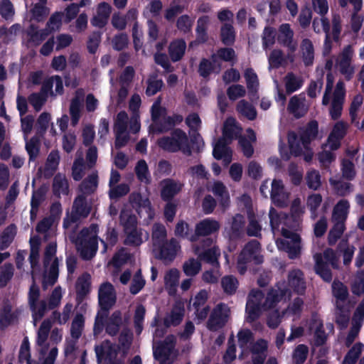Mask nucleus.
I'll return each mask as SVG.
<instances>
[{
  "instance_id": "obj_1",
  "label": "nucleus",
  "mask_w": 364,
  "mask_h": 364,
  "mask_svg": "<svg viewBox=\"0 0 364 364\" xmlns=\"http://www.w3.org/2000/svg\"><path fill=\"white\" fill-rule=\"evenodd\" d=\"M269 218L273 234L281 233L283 236L276 240L278 248L287 252L290 258H296L301 252V239L295 232L299 227V220L292 219L274 208H270Z\"/></svg>"
},
{
  "instance_id": "obj_2",
  "label": "nucleus",
  "mask_w": 364,
  "mask_h": 364,
  "mask_svg": "<svg viewBox=\"0 0 364 364\" xmlns=\"http://www.w3.org/2000/svg\"><path fill=\"white\" fill-rule=\"evenodd\" d=\"M289 296V294L280 287L269 291L265 299L260 290L251 291L246 304L247 321H255L263 311L275 308L281 302H285Z\"/></svg>"
},
{
  "instance_id": "obj_3",
  "label": "nucleus",
  "mask_w": 364,
  "mask_h": 364,
  "mask_svg": "<svg viewBox=\"0 0 364 364\" xmlns=\"http://www.w3.org/2000/svg\"><path fill=\"white\" fill-rule=\"evenodd\" d=\"M333 85V76L331 73H329L326 76V85L322 99V105L326 106L330 103L329 114L331 119L335 120L338 119L342 114L346 89L343 81L338 80L333 94H331Z\"/></svg>"
},
{
  "instance_id": "obj_4",
  "label": "nucleus",
  "mask_w": 364,
  "mask_h": 364,
  "mask_svg": "<svg viewBox=\"0 0 364 364\" xmlns=\"http://www.w3.org/2000/svg\"><path fill=\"white\" fill-rule=\"evenodd\" d=\"M97 233V225L92 224L83 228L75 239L76 249L83 259L90 260L96 255L98 249Z\"/></svg>"
},
{
  "instance_id": "obj_5",
  "label": "nucleus",
  "mask_w": 364,
  "mask_h": 364,
  "mask_svg": "<svg viewBox=\"0 0 364 364\" xmlns=\"http://www.w3.org/2000/svg\"><path fill=\"white\" fill-rule=\"evenodd\" d=\"M318 135V123L312 121L301 131L300 138L298 139L294 132L288 134V142L291 154L294 156L301 154L303 149H307L308 144L314 140Z\"/></svg>"
},
{
  "instance_id": "obj_6",
  "label": "nucleus",
  "mask_w": 364,
  "mask_h": 364,
  "mask_svg": "<svg viewBox=\"0 0 364 364\" xmlns=\"http://www.w3.org/2000/svg\"><path fill=\"white\" fill-rule=\"evenodd\" d=\"M315 260V271L324 281L330 282L332 274L328 264L333 268L338 267L339 256L331 248H326L323 254L316 253L314 255Z\"/></svg>"
},
{
  "instance_id": "obj_7",
  "label": "nucleus",
  "mask_w": 364,
  "mask_h": 364,
  "mask_svg": "<svg viewBox=\"0 0 364 364\" xmlns=\"http://www.w3.org/2000/svg\"><path fill=\"white\" fill-rule=\"evenodd\" d=\"M56 243L50 242L46 248L44 253V268L45 273L43 279V287L46 289L53 285L58 277V260L55 257Z\"/></svg>"
},
{
  "instance_id": "obj_8",
  "label": "nucleus",
  "mask_w": 364,
  "mask_h": 364,
  "mask_svg": "<svg viewBox=\"0 0 364 364\" xmlns=\"http://www.w3.org/2000/svg\"><path fill=\"white\" fill-rule=\"evenodd\" d=\"M158 144L161 148L168 151H181L186 155H190L191 152L188 136L180 129L175 130L171 136L159 139Z\"/></svg>"
},
{
  "instance_id": "obj_9",
  "label": "nucleus",
  "mask_w": 364,
  "mask_h": 364,
  "mask_svg": "<svg viewBox=\"0 0 364 364\" xmlns=\"http://www.w3.org/2000/svg\"><path fill=\"white\" fill-rule=\"evenodd\" d=\"M251 261H253L256 264H259L263 262L259 243L255 240L247 243L239 255L237 269L240 274H243L245 272V264Z\"/></svg>"
},
{
  "instance_id": "obj_10",
  "label": "nucleus",
  "mask_w": 364,
  "mask_h": 364,
  "mask_svg": "<svg viewBox=\"0 0 364 364\" xmlns=\"http://www.w3.org/2000/svg\"><path fill=\"white\" fill-rule=\"evenodd\" d=\"M354 51L350 46H346L336 58V67L346 80H350L355 73L353 63Z\"/></svg>"
},
{
  "instance_id": "obj_11",
  "label": "nucleus",
  "mask_w": 364,
  "mask_h": 364,
  "mask_svg": "<svg viewBox=\"0 0 364 364\" xmlns=\"http://www.w3.org/2000/svg\"><path fill=\"white\" fill-rule=\"evenodd\" d=\"M91 210V202L82 195H79L75 200L72 211L64 219L63 225L68 228L72 223H75L88 216Z\"/></svg>"
},
{
  "instance_id": "obj_12",
  "label": "nucleus",
  "mask_w": 364,
  "mask_h": 364,
  "mask_svg": "<svg viewBox=\"0 0 364 364\" xmlns=\"http://www.w3.org/2000/svg\"><path fill=\"white\" fill-rule=\"evenodd\" d=\"M130 200L144 223L149 225L154 217V211L149 199L139 193H132L130 196Z\"/></svg>"
},
{
  "instance_id": "obj_13",
  "label": "nucleus",
  "mask_w": 364,
  "mask_h": 364,
  "mask_svg": "<svg viewBox=\"0 0 364 364\" xmlns=\"http://www.w3.org/2000/svg\"><path fill=\"white\" fill-rule=\"evenodd\" d=\"M230 312V309L226 304H218L211 313L208 321V328L211 331L221 328L227 322Z\"/></svg>"
},
{
  "instance_id": "obj_14",
  "label": "nucleus",
  "mask_w": 364,
  "mask_h": 364,
  "mask_svg": "<svg viewBox=\"0 0 364 364\" xmlns=\"http://www.w3.org/2000/svg\"><path fill=\"white\" fill-rule=\"evenodd\" d=\"M95 352L100 362L105 361L110 364H122L117 359L118 347L112 345L109 341H105L95 347Z\"/></svg>"
},
{
  "instance_id": "obj_15",
  "label": "nucleus",
  "mask_w": 364,
  "mask_h": 364,
  "mask_svg": "<svg viewBox=\"0 0 364 364\" xmlns=\"http://www.w3.org/2000/svg\"><path fill=\"white\" fill-rule=\"evenodd\" d=\"M174 337L172 336H168L164 342L158 346L154 344V356L156 359L160 362L166 364V362H169L174 356L173 352L174 348Z\"/></svg>"
},
{
  "instance_id": "obj_16",
  "label": "nucleus",
  "mask_w": 364,
  "mask_h": 364,
  "mask_svg": "<svg viewBox=\"0 0 364 364\" xmlns=\"http://www.w3.org/2000/svg\"><path fill=\"white\" fill-rule=\"evenodd\" d=\"M271 198L277 206L284 208L288 205L289 193L285 189L283 182L279 179H274L272 182Z\"/></svg>"
},
{
  "instance_id": "obj_17",
  "label": "nucleus",
  "mask_w": 364,
  "mask_h": 364,
  "mask_svg": "<svg viewBox=\"0 0 364 364\" xmlns=\"http://www.w3.org/2000/svg\"><path fill=\"white\" fill-rule=\"evenodd\" d=\"M348 127V124L343 121L336 122L326 143V148H330L331 150L338 149L341 146V140L347 132Z\"/></svg>"
},
{
  "instance_id": "obj_18",
  "label": "nucleus",
  "mask_w": 364,
  "mask_h": 364,
  "mask_svg": "<svg viewBox=\"0 0 364 364\" xmlns=\"http://www.w3.org/2000/svg\"><path fill=\"white\" fill-rule=\"evenodd\" d=\"M99 303L104 309H109L116 302V292L113 285L104 282L100 286L98 291Z\"/></svg>"
},
{
  "instance_id": "obj_19",
  "label": "nucleus",
  "mask_w": 364,
  "mask_h": 364,
  "mask_svg": "<svg viewBox=\"0 0 364 364\" xmlns=\"http://www.w3.org/2000/svg\"><path fill=\"white\" fill-rule=\"evenodd\" d=\"M220 228V224L213 218H205L196 225V235L191 237L190 240H196L197 236H208L217 232Z\"/></svg>"
},
{
  "instance_id": "obj_20",
  "label": "nucleus",
  "mask_w": 364,
  "mask_h": 364,
  "mask_svg": "<svg viewBox=\"0 0 364 364\" xmlns=\"http://www.w3.org/2000/svg\"><path fill=\"white\" fill-rule=\"evenodd\" d=\"M158 248L160 258L166 262H172L181 251V245L175 238L166 240Z\"/></svg>"
},
{
  "instance_id": "obj_21",
  "label": "nucleus",
  "mask_w": 364,
  "mask_h": 364,
  "mask_svg": "<svg viewBox=\"0 0 364 364\" xmlns=\"http://www.w3.org/2000/svg\"><path fill=\"white\" fill-rule=\"evenodd\" d=\"M308 108L306 98L301 95L291 97L287 106L288 112L296 118L303 117L307 112Z\"/></svg>"
},
{
  "instance_id": "obj_22",
  "label": "nucleus",
  "mask_w": 364,
  "mask_h": 364,
  "mask_svg": "<svg viewBox=\"0 0 364 364\" xmlns=\"http://www.w3.org/2000/svg\"><path fill=\"white\" fill-rule=\"evenodd\" d=\"M112 12L110 4L106 2L100 3L96 9V14L92 17L91 23L94 26L102 28L106 25Z\"/></svg>"
},
{
  "instance_id": "obj_23",
  "label": "nucleus",
  "mask_w": 364,
  "mask_h": 364,
  "mask_svg": "<svg viewBox=\"0 0 364 364\" xmlns=\"http://www.w3.org/2000/svg\"><path fill=\"white\" fill-rule=\"evenodd\" d=\"M242 131V128L233 117L228 118L223 124V136L227 142H231L234 139L238 137Z\"/></svg>"
},
{
  "instance_id": "obj_24",
  "label": "nucleus",
  "mask_w": 364,
  "mask_h": 364,
  "mask_svg": "<svg viewBox=\"0 0 364 364\" xmlns=\"http://www.w3.org/2000/svg\"><path fill=\"white\" fill-rule=\"evenodd\" d=\"M230 142L225 141L223 138L218 139L213 148V156L216 159H223L225 165L232 161V150L227 146Z\"/></svg>"
},
{
  "instance_id": "obj_25",
  "label": "nucleus",
  "mask_w": 364,
  "mask_h": 364,
  "mask_svg": "<svg viewBox=\"0 0 364 364\" xmlns=\"http://www.w3.org/2000/svg\"><path fill=\"white\" fill-rule=\"evenodd\" d=\"M288 286L298 294H303L306 289L304 274L299 269H294L289 273Z\"/></svg>"
},
{
  "instance_id": "obj_26",
  "label": "nucleus",
  "mask_w": 364,
  "mask_h": 364,
  "mask_svg": "<svg viewBox=\"0 0 364 364\" xmlns=\"http://www.w3.org/2000/svg\"><path fill=\"white\" fill-rule=\"evenodd\" d=\"M208 189L218 197L220 206L223 208V211H225L230 203L229 193L226 187L223 183L215 181Z\"/></svg>"
},
{
  "instance_id": "obj_27",
  "label": "nucleus",
  "mask_w": 364,
  "mask_h": 364,
  "mask_svg": "<svg viewBox=\"0 0 364 364\" xmlns=\"http://www.w3.org/2000/svg\"><path fill=\"white\" fill-rule=\"evenodd\" d=\"M161 198L165 200H170L176 195L182 188V183L172 179H166L161 182Z\"/></svg>"
},
{
  "instance_id": "obj_28",
  "label": "nucleus",
  "mask_w": 364,
  "mask_h": 364,
  "mask_svg": "<svg viewBox=\"0 0 364 364\" xmlns=\"http://www.w3.org/2000/svg\"><path fill=\"white\" fill-rule=\"evenodd\" d=\"M294 32L288 23L282 24L279 28L278 41L287 46L291 51L296 48V43L293 41Z\"/></svg>"
},
{
  "instance_id": "obj_29",
  "label": "nucleus",
  "mask_w": 364,
  "mask_h": 364,
  "mask_svg": "<svg viewBox=\"0 0 364 364\" xmlns=\"http://www.w3.org/2000/svg\"><path fill=\"white\" fill-rule=\"evenodd\" d=\"M350 208V204L346 200H341L335 205L332 213V222H340L345 223Z\"/></svg>"
},
{
  "instance_id": "obj_30",
  "label": "nucleus",
  "mask_w": 364,
  "mask_h": 364,
  "mask_svg": "<svg viewBox=\"0 0 364 364\" xmlns=\"http://www.w3.org/2000/svg\"><path fill=\"white\" fill-rule=\"evenodd\" d=\"M247 139L245 136L239 137V144L241 147L243 154L250 158L254 153L252 144L256 141V135L254 131L251 129L247 130Z\"/></svg>"
},
{
  "instance_id": "obj_31",
  "label": "nucleus",
  "mask_w": 364,
  "mask_h": 364,
  "mask_svg": "<svg viewBox=\"0 0 364 364\" xmlns=\"http://www.w3.org/2000/svg\"><path fill=\"white\" fill-rule=\"evenodd\" d=\"M184 315V306L182 304H176L164 318L166 326H177L183 319Z\"/></svg>"
},
{
  "instance_id": "obj_32",
  "label": "nucleus",
  "mask_w": 364,
  "mask_h": 364,
  "mask_svg": "<svg viewBox=\"0 0 364 364\" xmlns=\"http://www.w3.org/2000/svg\"><path fill=\"white\" fill-rule=\"evenodd\" d=\"M193 252L201 259H204L207 262L215 265L216 267L218 266V259L220 255V252L218 247H213L202 252L199 247L195 246L193 247Z\"/></svg>"
},
{
  "instance_id": "obj_33",
  "label": "nucleus",
  "mask_w": 364,
  "mask_h": 364,
  "mask_svg": "<svg viewBox=\"0 0 364 364\" xmlns=\"http://www.w3.org/2000/svg\"><path fill=\"white\" fill-rule=\"evenodd\" d=\"M21 314L18 309H13L11 306H6L1 311L0 316V326L1 328H6L10 324L14 323Z\"/></svg>"
},
{
  "instance_id": "obj_34",
  "label": "nucleus",
  "mask_w": 364,
  "mask_h": 364,
  "mask_svg": "<svg viewBox=\"0 0 364 364\" xmlns=\"http://www.w3.org/2000/svg\"><path fill=\"white\" fill-rule=\"evenodd\" d=\"M323 324L318 317L311 318L309 323V330L314 333V342L317 346L323 345L326 340V335L323 331Z\"/></svg>"
},
{
  "instance_id": "obj_35",
  "label": "nucleus",
  "mask_w": 364,
  "mask_h": 364,
  "mask_svg": "<svg viewBox=\"0 0 364 364\" xmlns=\"http://www.w3.org/2000/svg\"><path fill=\"white\" fill-rule=\"evenodd\" d=\"M180 278V272L176 269L168 270L164 275L165 288L168 294L173 295L176 291Z\"/></svg>"
},
{
  "instance_id": "obj_36",
  "label": "nucleus",
  "mask_w": 364,
  "mask_h": 364,
  "mask_svg": "<svg viewBox=\"0 0 364 364\" xmlns=\"http://www.w3.org/2000/svg\"><path fill=\"white\" fill-rule=\"evenodd\" d=\"M52 326V323L49 319L44 320L38 331L37 343L41 348V353L45 354L48 350L46 342L47 341L48 333Z\"/></svg>"
},
{
  "instance_id": "obj_37",
  "label": "nucleus",
  "mask_w": 364,
  "mask_h": 364,
  "mask_svg": "<svg viewBox=\"0 0 364 364\" xmlns=\"http://www.w3.org/2000/svg\"><path fill=\"white\" fill-rule=\"evenodd\" d=\"M125 232L127 234L125 243L127 245L139 246L144 240H146L149 238L148 232H145L144 234H143L141 230L136 228L127 230Z\"/></svg>"
},
{
  "instance_id": "obj_38",
  "label": "nucleus",
  "mask_w": 364,
  "mask_h": 364,
  "mask_svg": "<svg viewBox=\"0 0 364 364\" xmlns=\"http://www.w3.org/2000/svg\"><path fill=\"white\" fill-rule=\"evenodd\" d=\"M302 59L305 65H311L314 59V48L311 41L305 38L300 46Z\"/></svg>"
},
{
  "instance_id": "obj_39",
  "label": "nucleus",
  "mask_w": 364,
  "mask_h": 364,
  "mask_svg": "<svg viewBox=\"0 0 364 364\" xmlns=\"http://www.w3.org/2000/svg\"><path fill=\"white\" fill-rule=\"evenodd\" d=\"M55 87V93L61 94L63 90V81L60 76L54 75L46 80L42 86L43 92L53 94L52 88Z\"/></svg>"
},
{
  "instance_id": "obj_40",
  "label": "nucleus",
  "mask_w": 364,
  "mask_h": 364,
  "mask_svg": "<svg viewBox=\"0 0 364 364\" xmlns=\"http://www.w3.org/2000/svg\"><path fill=\"white\" fill-rule=\"evenodd\" d=\"M238 343L239 346L242 350V353L240 355V358H245L249 351V344L251 343L253 340L252 333L247 329L240 331L238 334Z\"/></svg>"
},
{
  "instance_id": "obj_41",
  "label": "nucleus",
  "mask_w": 364,
  "mask_h": 364,
  "mask_svg": "<svg viewBox=\"0 0 364 364\" xmlns=\"http://www.w3.org/2000/svg\"><path fill=\"white\" fill-rule=\"evenodd\" d=\"M221 65L216 60V56H212V62L203 59L199 66V73L203 77H207L212 72L218 73L220 70Z\"/></svg>"
},
{
  "instance_id": "obj_42",
  "label": "nucleus",
  "mask_w": 364,
  "mask_h": 364,
  "mask_svg": "<svg viewBox=\"0 0 364 364\" xmlns=\"http://www.w3.org/2000/svg\"><path fill=\"white\" fill-rule=\"evenodd\" d=\"M236 110L239 114L250 120H254L257 117L255 107L245 100H241L236 105Z\"/></svg>"
},
{
  "instance_id": "obj_43",
  "label": "nucleus",
  "mask_w": 364,
  "mask_h": 364,
  "mask_svg": "<svg viewBox=\"0 0 364 364\" xmlns=\"http://www.w3.org/2000/svg\"><path fill=\"white\" fill-rule=\"evenodd\" d=\"M244 77L250 95H255L259 90V85L257 74L252 69L250 68L245 71Z\"/></svg>"
},
{
  "instance_id": "obj_44",
  "label": "nucleus",
  "mask_w": 364,
  "mask_h": 364,
  "mask_svg": "<svg viewBox=\"0 0 364 364\" xmlns=\"http://www.w3.org/2000/svg\"><path fill=\"white\" fill-rule=\"evenodd\" d=\"M91 276L87 273L82 274L76 282V291L81 298L86 296L90 291Z\"/></svg>"
},
{
  "instance_id": "obj_45",
  "label": "nucleus",
  "mask_w": 364,
  "mask_h": 364,
  "mask_svg": "<svg viewBox=\"0 0 364 364\" xmlns=\"http://www.w3.org/2000/svg\"><path fill=\"white\" fill-rule=\"evenodd\" d=\"M332 291L336 299V305L340 308L341 303L345 302L348 296V289L343 283L334 281L332 284Z\"/></svg>"
},
{
  "instance_id": "obj_46",
  "label": "nucleus",
  "mask_w": 364,
  "mask_h": 364,
  "mask_svg": "<svg viewBox=\"0 0 364 364\" xmlns=\"http://www.w3.org/2000/svg\"><path fill=\"white\" fill-rule=\"evenodd\" d=\"M152 241L155 247L161 246L164 243L167 236L166 229L164 225L155 223L152 228Z\"/></svg>"
},
{
  "instance_id": "obj_47",
  "label": "nucleus",
  "mask_w": 364,
  "mask_h": 364,
  "mask_svg": "<svg viewBox=\"0 0 364 364\" xmlns=\"http://www.w3.org/2000/svg\"><path fill=\"white\" fill-rule=\"evenodd\" d=\"M98 182V176L97 173L90 175L80 185V194L85 196L93 193L97 187Z\"/></svg>"
},
{
  "instance_id": "obj_48",
  "label": "nucleus",
  "mask_w": 364,
  "mask_h": 364,
  "mask_svg": "<svg viewBox=\"0 0 364 364\" xmlns=\"http://www.w3.org/2000/svg\"><path fill=\"white\" fill-rule=\"evenodd\" d=\"M186 45L184 41L177 40L172 42L169 46V55L173 61L179 60L184 55Z\"/></svg>"
},
{
  "instance_id": "obj_49",
  "label": "nucleus",
  "mask_w": 364,
  "mask_h": 364,
  "mask_svg": "<svg viewBox=\"0 0 364 364\" xmlns=\"http://www.w3.org/2000/svg\"><path fill=\"white\" fill-rule=\"evenodd\" d=\"M284 84L287 92L290 94L301 87L303 80L300 77L289 73L284 77Z\"/></svg>"
},
{
  "instance_id": "obj_50",
  "label": "nucleus",
  "mask_w": 364,
  "mask_h": 364,
  "mask_svg": "<svg viewBox=\"0 0 364 364\" xmlns=\"http://www.w3.org/2000/svg\"><path fill=\"white\" fill-rule=\"evenodd\" d=\"M135 173L138 180L144 183L148 184L151 181V176L146 162L140 160L135 166Z\"/></svg>"
},
{
  "instance_id": "obj_51",
  "label": "nucleus",
  "mask_w": 364,
  "mask_h": 364,
  "mask_svg": "<svg viewBox=\"0 0 364 364\" xmlns=\"http://www.w3.org/2000/svg\"><path fill=\"white\" fill-rule=\"evenodd\" d=\"M49 32L47 29L38 30L34 26L31 25L28 30L29 41L35 46L40 45L48 36Z\"/></svg>"
},
{
  "instance_id": "obj_52",
  "label": "nucleus",
  "mask_w": 364,
  "mask_h": 364,
  "mask_svg": "<svg viewBox=\"0 0 364 364\" xmlns=\"http://www.w3.org/2000/svg\"><path fill=\"white\" fill-rule=\"evenodd\" d=\"M210 23V18L208 16H203L198 18L197 21L196 33L197 38L200 42H205L208 38L207 29Z\"/></svg>"
},
{
  "instance_id": "obj_53",
  "label": "nucleus",
  "mask_w": 364,
  "mask_h": 364,
  "mask_svg": "<svg viewBox=\"0 0 364 364\" xmlns=\"http://www.w3.org/2000/svg\"><path fill=\"white\" fill-rule=\"evenodd\" d=\"M30 245H31V253H30L29 259H30L31 268L33 269L34 267L38 262L41 239L37 236L31 237Z\"/></svg>"
},
{
  "instance_id": "obj_54",
  "label": "nucleus",
  "mask_w": 364,
  "mask_h": 364,
  "mask_svg": "<svg viewBox=\"0 0 364 364\" xmlns=\"http://www.w3.org/2000/svg\"><path fill=\"white\" fill-rule=\"evenodd\" d=\"M201 269L200 260L195 258H189L183 264V270L186 275L189 277L196 276Z\"/></svg>"
},
{
  "instance_id": "obj_55",
  "label": "nucleus",
  "mask_w": 364,
  "mask_h": 364,
  "mask_svg": "<svg viewBox=\"0 0 364 364\" xmlns=\"http://www.w3.org/2000/svg\"><path fill=\"white\" fill-rule=\"evenodd\" d=\"M53 187L55 194L58 196L65 195L68 193V181L65 176L62 174H58L55 176Z\"/></svg>"
},
{
  "instance_id": "obj_56",
  "label": "nucleus",
  "mask_w": 364,
  "mask_h": 364,
  "mask_svg": "<svg viewBox=\"0 0 364 364\" xmlns=\"http://www.w3.org/2000/svg\"><path fill=\"white\" fill-rule=\"evenodd\" d=\"M121 323L120 314L119 312L113 313L107 321L106 332L110 336H115L119 331Z\"/></svg>"
},
{
  "instance_id": "obj_57",
  "label": "nucleus",
  "mask_w": 364,
  "mask_h": 364,
  "mask_svg": "<svg viewBox=\"0 0 364 364\" xmlns=\"http://www.w3.org/2000/svg\"><path fill=\"white\" fill-rule=\"evenodd\" d=\"M333 226L330 230L328 235V244L333 245L336 244L337 240L341 237L343 235L346 228L345 223L340 222H333Z\"/></svg>"
},
{
  "instance_id": "obj_58",
  "label": "nucleus",
  "mask_w": 364,
  "mask_h": 364,
  "mask_svg": "<svg viewBox=\"0 0 364 364\" xmlns=\"http://www.w3.org/2000/svg\"><path fill=\"white\" fill-rule=\"evenodd\" d=\"M60 161V156L58 151H52L48 156L46 167L45 174L51 176L53 172L57 169Z\"/></svg>"
},
{
  "instance_id": "obj_59",
  "label": "nucleus",
  "mask_w": 364,
  "mask_h": 364,
  "mask_svg": "<svg viewBox=\"0 0 364 364\" xmlns=\"http://www.w3.org/2000/svg\"><path fill=\"white\" fill-rule=\"evenodd\" d=\"M320 18H315L313 20V29L317 33L324 32L326 36L330 35V23L326 16H320Z\"/></svg>"
},
{
  "instance_id": "obj_60",
  "label": "nucleus",
  "mask_w": 364,
  "mask_h": 364,
  "mask_svg": "<svg viewBox=\"0 0 364 364\" xmlns=\"http://www.w3.org/2000/svg\"><path fill=\"white\" fill-rule=\"evenodd\" d=\"M85 318L82 314H77L73 320L70 333L73 338H79L84 329Z\"/></svg>"
},
{
  "instance_id": "obj_61",
  "label": "nucleus",
  "mask_w": 364,
  "mask_h": 364,
  "mask_svg": "<svg viewBox=\"0 0 364 364\" xmlns=\"http://www.w3.org/2000/svg\"><path fill=\"white\" fill-rule=\"evenodd\" d=\"M351 291L353 294L360 296L364 294V272L359 271L351 282Z\"/></svg>"
},
{
  "instance_id": "obj_62",
  "label": "nucleus",
  "mask_w": 364,
  "mask_h": 364,
  "mask_svg": "<svg viewBox=\"0 0 364 364\" xmlns=\"http://www.w3.org/2000/svg\"><path fill=\"white\" fill-rule=\"evenodd\" d=\"M47 0H40V2L35 4L31 10L33 18L37 21H41L47 16L49 9L45 6Z\"/></svg>"
},
{
  "instance_id": "obj_63",
  "label": "nucleus",
  "mask_w": 364,
  "mask_h": 364,
  "mask_svg": "<svg viewBox=\"0 0 364 364\" xmlns=\"http://www.w3.org/2000/svg\"><path fill=\"white\" fill-rule=\"evenodd\" d=\"M245 225L244 217L240 214L235 215L231 222L230 237H237L242 230Z\"/></svg>"
},
{
  "instance_id": "obj_64",
  "label": "nucleus",
  "mask_w": 364,
  "mask_h": 364,
  "mask_svg": "<svg viewBox=\"0 0 364 364\" xmlns=\"http://www.w3.org/2000/svg\"><path fill=\"white\" fill-rule=\"evenodd\" d=\"M220 36L223 43L226 45L232 44L235 38V31L232 26L230 23H225L221 27Z\"/></svg>"
}]
</instances>
